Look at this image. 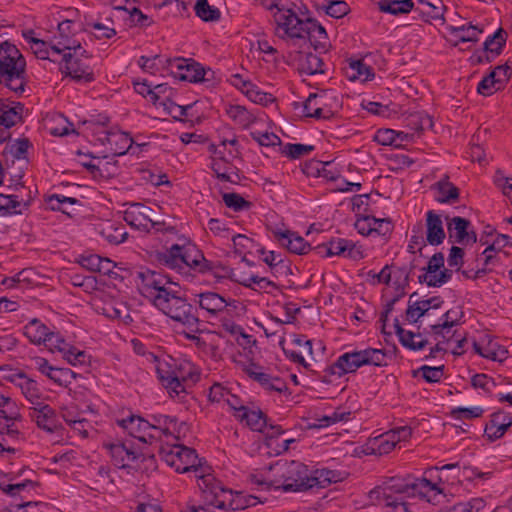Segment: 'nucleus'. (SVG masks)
<instances>
[{"label": "nucleus", "instance_id": "obj_1", "mask_svg": "<svg viewBox=\"0 0 512 512\" xmlns=\"http://www.w3.org/2000/svg\"><path fill=\"white\" fill-rule=\"evenodd\" d=\"M373 504L393 507V512H412L404 501L406 497H419L434 505L445 501L444 488L426 478L391 477L369 492Z\"/></svg>", "mask_w": 512, "mask_h": 512}, {"label": "nucleus", "instance_id": "obj_2", "mask_svg": "<svg viewBox=\"0 0 512 512\" xmlns=\"http://www.w3.org/2000/svg\"><path fill=\"white\" fill-rule=\"evenodd\" d=\"M146 359L154 364L160 383L171 397H178L184 393V382L198 376L194 364L187 359L169 355L159 357L153 353H147Z\"/></svg>", "mask_w": 512, "mask_h": 512}, {"label": "nucleus", "instance_id": "obj_3", "mask_svg": "<svg viewBox=\"0 0 512 512\" xmlns=\"http://www.w3.org/2000/svg\"><path fill=\"white\" fill-rule=\"evenodd\" d=\"M307 472L308 467L298 461H278L260 476L251 475L250 480L266 489L298 491L305 489Z\"/></svg>", "mask_w": 512, "mask_h": 512}, {"label": "nucleus", "instance_id": "obj_4", "mask_svg": "<svg viewBox=\"0 0 512 512\" xmlns=\"http://www.w3.org/2000/svg\"><path fill=\"white\" fill-rule=\"evenodd\" d=\"M197 303L213 325H218L232 336L247 337L241 326L234 321L239 315L241 304L234 299H225L215 292H204L197 295Z\"/></svg>", "mask_w": 512, "mask_h": 512}, {"label": "nucleus", "instance_id": "obj_5", "mask_svg": "<svg viewBox=\"0 0 512 512\" xmlns=\"http://www.w3.org/2000/svg\"><path fill=\"white\" fill-rule=\"evenodd\" d=\"M265 8L271 12L276 37L288 45H296L304 39L308 16L300 15L276 0L265 3Z\"/></svg>", "mask_w": 512, "mask_h": 512}, {"label": "nucleus", "instance_id": "obj_6", "mask_svg": "<svg viewBox=\"0 0 512 512\" xmlns=\"http://www.w3.org/2000/svg\"><path fill=\"white\" fill-rule=\"evenodd\" d=\"M25 67V59L15 45L0 43V83L17 96L25 91Z\"/></svg>", "mask_w": 512, "mask_h": 512}, {"label": "nucleus", "instance_id": "obj_7", "mask_svg": "<svg viewBox=\"0 0 512 512\" xmlns=\"http://www.w3.org/2000/svg\"><path fill=\"white\" fill-rule=\"evenodd\" d=\"M162 261L167 267L179 271L190 268L200 273H206L212 269V263L206 260L197 246L187 239L173 244L167 249L162 255Z\"/></svg>", "mask_w": 512, "mask_h": 512}, {"label": "nucleus", "instance_id": "obj_8", "mask_svg": "<svg viewBox=\"0 0 512 512\" xmlns=\"http://www.w3.org/2000/svg\"><path fill=\"white\" fill-rule=\"evenodd\" d=\"M386 364L387 354L383 349L367 347L343 353L329 367V371L333 375L342 376L354 373L363 366L381 367Z\"/></svg>", "mask_w": 512, "mask_h": 512}, {"label": "nucleus", "instance_id": "obj_9", "mask_svg": "<svg viewBox=\"0 0 512 512\" xmlns=\"http://www.w3.org/2000/svg\"><path fill=\"white\" fill-rule=\"evenodd\" d=\"M176 287L175 284L168 291H164V294L156 297L153 305L175 322L193 331L198 324V318L193 313V306L187 302Z\"/></svg>", "mask_w": 512, "mask_h": 512}, {"label": "nucleus", "instance_id": "obj_10", "mask_svg": "<svg viewBox=\"0 0 512 512\" xmlns=\"http://www.w3.org/2000/svg\"><path fill=\"white\" fill-rule=\"evenodd\" d=\"M162 460L178 473L201 475L203 469L196 451L180 444L163 445L160 449Z\"/></svg>", "mask_w": 512, "mask_h": 512}, {"label": "nucleus", "instance_id": "obj_11", "mask_svg": "<svg viewBox=\"0 0 512 512\" xmlns=\"http://www.w3.org/2000/svg\"><path fill=\"white\" fill-rule=\"evenodd\" d=\"M83 26L80 22L67 19L58 23L57 31L51 37L52 52L60 55L75 51L77 54H85L81 46L80 33Z\"/></svg>", "mask_w": 512, "mask_h": 512}, {"label": "nucleus", "instance_id": "obj_12", "mask_svg": "<svg viewBox=\"0 0 512 512\" xmlns=\"http://www.w3.org/2000/svg\"><path fill=\"white\" fill-rule=\"evenodd\" d=\"M412 434L408 426H401L369 439L362 447L366 455H385L390 453L398 444L407 441Z\"/></svg>", "mask_w": 512, "mask_h": 512}, {"label": "nucleus", "instance_id": "obj_13", "mask_svg": "<svg viewBox=\"0 0 512 512\" xmlns=\"http://www.w3.org/2000/svg\"><path fill=\"white\" fill-rule=\"evenodd\" d=\"M23 417L20 412L15 419L10 416L0 417V454H15L19 445L25 441Z\"/></svg>", "mask_w": 512, "mask_h": 512}, {"label": "nucleus", "instance_id": "obj_14", "mask_svg": "<svg viewBox=\"0 0 512 512\" xmlns=\"http://www.w3.org/2000/svg\"><path fill=\"white\" fill-rule=\"evenodd\" d=\"M90 56L85 50V54H77L75 51L66 52L62 55L61 70L77 82H92L94 72L88 63Z\"/></svg>", "mask_w": 512, "mask_h": 512}, {"label": "nucleus", "instance_id": "obj_15", "mask_svg": "<svg viewBox=\"0 0 512 512\" xmlns=\"http://www.w3.org/2000/svg\"><path fill=\"white\" fill-rule=\"evenodd\" d=\"M430 337L434 340L438 351L461 354L465 336L459 333L456 327H450L444 323L432 325Z\"/></svg>", "mask_w": 512, "mask_h": 512}, {"label": "nucleus", "instance_id": "obj_16", "mask_svg": "<svg viewBox=\"0 0 512 512\" xmlns=\"http://www.w3.org/2000/svg\"><path fill=\"white\" fill-rule=\"evenodd\" d=\"M23 333L32 344L43 345L51 352H55V347L61 343L60 333L37 318L31 319L23 327Z\"/></svg>", "mask_w": 512, "mask_h": 512}, {"label": "nucleus", "instance_id": "obj_17", "mask_svg": "<svg viewBox=\"0 0 512 512\" xmlns=\"http://www.w3.org/2000/svg\"><path fill=\"white\" fill-rule=\"evenodd\" d=\"M138 277L140 279L139 289L141 293L150 299L152 304L155 302L156 297L165 293L163 291H168L172 286H175L165 275L149 269L139 272Z\"/></svg>", "mask_w": 512, "mask_h": 512}, {"label": "nucleus", "instance_id": "obj_18", "mask_svg": "<svg viewBox=\"0 0 512 512\" xmlns=\"http://www.w3.org/2000/svg\"><path fill=\"white\" fill-rule=\"evenodd\" d=\"M451 278V272L444 266V255L435 253L425 268L423 273L418 276L421 283L430 287H440L447 283Z\"/></svg>", "mask_w": 512, "mask_h": 512}, {"label": "nucleus", "instance_id": "obj_19", "mask_svg": "<svg viewBox=\"0 0 512 512\" xmlns=\"http://www.w3.org/2000/svg\"><path fill=\"white\" fill-rule=\"evenodd\" d=\"M167 69L178 78L188 82H200L204 79L205 70L197 62L185 58L167 59Z\"/></svg>", "mask_w": 512, "mask_h": 512}, {"label": "nucleus", "instance_id": "obj_20", "mask_svg": "<svg viewBox=\"0 0 512 512\" xmlns=\"http://www.w3.org/2000/svg\"><path fill=\"white\" fill-rule=\"evenodd\" d=\"M354 227L363 236L386 237L391 234L394 225L390 218L361 215L356 219Z\"/></svg>", "mask_w": 512, "mask_h": 512}, {"label": "nucleus", "instance_id": "obj_21", "mask_svg": "<svg viewBox=\"0 0 512 512\" xmlns=\"http://www.w3.org/2000/svg\"><path fill=\"white\" fill-rule=\"evenodd\" d=\"M318 252L326 257L342 256L353 260L363 258V252L360 247L356 246L351 240L344 238L332 239L327 243L317 247Z\"/></svg>", "mask_w": 512, "mask_h": 512}, {"label": "nucleus", "instance_id": "obj_22", "mask_svg": "<svg viewBox=\"0 0 512 512\" xmlns=\"http://www.w3.org/2000/svg\"><path fill=\"white\" fill-rule=\"evenodd\" d=\"M6 379L17 387L25 399L34 407L39 405L43 399V394L37 382L21 371H12L6 376Z\"/></svg>", "mask_w": 512, "mask_h": 512}, {"label": "nucleus", "instance_id": "obj_23", "mask_svg": "<svg viewBox=\"0 0 512 512\" xmlns=\"http://www.w3.org/2000/svg\"><path fill=\"white\" fill-rule=\"evenodd\" d=\"M117 424L126 431L130 436L144 443L153 442V434L155 432L150 425V421L140 417L131 415L127 418L118 419Z\"/></svg>", "mask_w": 512, "mask_h": 512}, {"label": "nucleus", "instance_id": "obj_24", "mask_svg": "<svg viewBox=\"0 0 512 512\" xmlns=\"http://www.w3.org/2000/svg\"><path fill=\"white\" fill-rule=\"evenodd\" d=\"M512 75V66L505 64L495 67L489 75L478 84L477 91L484 96H489L504 87Z\"/></svg>", "mask_w": 512, "mask_h": 512}, {"label": "nucleus", "instance_id": "obj_25", "mask_svg": "<svg viewBox=\"0 0 512 512\" xmlns=\"http://www.w3.org/2000/svg\"><path fill=\"white\" fill-rule=\"evenodd\" d=\"M272 235L282 247L291 253L304 255L311 249L310 244L302 236L291 230L275 227L272 229Z\"/></svg>", "mask_w": 512, "mask_h": 512}, {"label": "nucleus", "instance_id": "obj_26", "mask_svg": "<svg viewBox=\"0 0 512 512\" xmlns=\"http://www.w3.org/2000/svg\"><path fill=\"white\" fill-rule=\"evenodd\" d=\"M104 448L108 451L111 461L118 468L132 467L140 454L130 445L123 442L104 443Z\"/></svg>", "mask_w": 512, "mask_h": 512}, {"label": "nucleus", "instance_id": "obj_27", "mask_svg": "<svg viewBox=\"0 0 512 512\" xmlns=\"http://www.w3.org/2000/svg\"><path fill=\"white\" fill-rule=\"evenodd\" d=\"M196 482L201 491L203 501L215 507L218 505L220 495L223 493L225 486L218 481L212 474L196 475Z\"/></svg>", "mask_w": 512, "mask_h": 512}, {"label": "nucleus", "instance_id": "obj_28", "mask_svg": "<svg viewBox=\"0 0 512 512\" xmlns=\"http://www.w3.org/2000/svg\"><path fill=\"white\" fill-rule=\"evenodd\" d=\"M152 212V209L144 204L133 203L124 211L123 219L131 227L148 230L153 226Z\"/></svg>", "mask_w": 512, "mask_h": 512}, {"label": "nucleus", "instance_id": "obj_29", "mask_svg": "<svg viewBox=\"0 0 512 512\" xmlns=\"http://www.w3.org/2000/svg\"><path fill=\"white\" fill-rule=\"evenodd\" d=\"M447 230L449 238L459 244H473L476 242V234L470 230V221L465 218L455 216L446 217Z\"/></svg>", "mask_w": 512, "mask_h": 512}, {"label": "nucleus", "instance_id": "obj_30", "mask_svg": "<svg viewBox=\"0 0 512 512\" xmlns=\"http://www.w3.org/2000/svg\"><path fill=\"white\" fill-rule=\"evenodd\" d=\"M247 374L268 392L283 393L287 391V384L282 378L268 373L261 367L251 365L247 369Z\"/></svg>", "mask_w": 512, "mask_h": 512}, {"label": "nucleus", "instance_id": "obj_31", "mask_svg": "<svg viewBox=\"0 0 512 512\" xmlns=\"http://www.w3.org/2000/svg\"><path fill=\"white\" fill-rule=\"evenodd\" d=\"M473 348L480 356L493 361L502 362L508 355L507 349L489 335H484L480 341H475Z\"/></svg>", "mask_w": 512, "mask_h": 512}, {"label": "nucleus", "instance_id": "obj_32", "mask_svg": "<svg viewBox=\"0 0 512 512\" xmlns=\"http://www.w3.org/2000/svg\"><path fill=\"white\" fill-rule=\"evenodd\" d=\"M307 24L308 29H305L304 39L300 43L306 44L309 41L315 50L326 51L329 47V39L325 28L310 17Z\"/></svg>", "mask_w": 512, "mask_h": 512}, {"label": "nucleus", "instance_id": "obj_33", "mask_svg": "<svg viewBox=\"0 0 512 512\" xmlns=\"http://www.w3.org/2000/svg\"><path fill=\"white\" fill-rule=\"evenodd\" d=\"M30 143L27 139H17L5 143L1 153L4 164L8 167L16 161H25Z\"/></svg>", "mask_w": 512, "mask_h": 512}, {"label": "nucleus", "instance_id": "obj_34", "mask_svg": "<svg viewBox=\"0 0 512 512\" xmlns=\"http://www.w3.org/2000/svg\"><path fill=\"white\" fill-rule=\"evenodd\" d=\"M441 216L430 210L426 213V241L430 245H440L445 239Z\"/></svg>", "mask_w": 512, "mask_h": 512}, {"label": "nucleus", "instance_id": "obj_35", "mask_svg": "<svg viewBox=\"0 0 512 512\" xmlns=\"http://www.w3.org/2000/svg\"><path fill=\"white\" fill-rule=\"evenodd\" d=\"M23 105L0 98V125L10 128L21 121Z\"/></svg>", "mask_w": 512, "mask_h": 512}, {"label": "nucleus", "instance_id": "obj_36", "mask_svg": "<svg viewBox=\"0 0 512 512\" xmlns=\"http://www.w3.org/2000/svg\"><path fill=\"white\" fill-rule=\"evenodd\" d=\"M340 481V474L336 471L326 468L316 469L313 472H307L305 479V489L313 487L324 488L331 483Z\"/></svg>", "mask_w": 512, "mask_h": 512}, {"label": "nucleus", "instance_id": "obj_37", "mask_svg": "<svg viewBox=\"0 0 512 512\" xmlns=\"http://www.w3.org/2000/svg\"><path fill=\"white\" fill-rule=\"evenodd\" d=\"M55 352H60L63 358L73 366H85L90 362V356L83 350L71 346L61 337V343L55 347Z\"/></svg>", "mask_w": 512, "mask_h": 512}, {"label": "nucleus", "instance_id": "obj_38", "mask_svg": "<svg viewBox=\"0 0 512 512\" xmlns=\"http://www.w3.org/2000/svg\"><path fill=\"white\" fill-rule=\"evenodd\" d=\"M105 141L111 153L119 156L126 154L133 143L128 133L118 130L109 131L106 134Z\"/></svg>", "mask_w": 512, "mask_h": 512}, {"label": "nucleus", "instance_id": "obj_39", "mask_svg": "<svg viewBox=\"0 0 512 512\" xmlns=\"http://www.w3.org/2000/svg\"><path fill=\"white\" fill-rule=\"evenodd\" d=\"M226 114L227 116L237 125L246 129L249 128L252 124H254L258 117L259 113L254 111H249L247 108L241 105H232L229 104L226 106Z\"/></svg>", "mask_w": 512, "mask_h": 512}, {"label": "nucleus", "instance_id": "obj_40", "mask_svg": "<svg viewBox=\"0 0 512 512\" xmlns=\"http://www.w3.org/2000/svg\"><path fill=\"white\" fill-rule=\"evenodd\" d=\"M78 263L90 271L104 275L111 273L115 266L113 261L97 254H83L79 256Z\"/></svg>", "mask_w": 512, "mask_h": 512}, {"label": "nucleus", "instance_id": "obj_41", "mask_svg": "<svg viewBox=\"0 0 512 512\" xmlns=\"http://www.w3.org/2000/svg\"><path fill=\"white\" fill-rule=\"evenodd\" d=\"M31 51L35 56L42 60L56 61V57L60 56L59 53L52 52V41L49 42L33 37V31H28L24 34Z\"/></svg>", "mask_w": 512, "mask_h": 512}, {"label": "nucleus", "instance_id": "obj_42", "mask_svg": "<svg viewBox=\"0 0 512 512\" xmlns=\"http://www.w3.org/2000/svg\"><path fill=\"white\" fill-rule=\"evenodd\" d=\"M249 506L248 499L238 492H233L231 489L225 487L223 493L220 495L218 505L215 508L224 510H243Z\"/></svg>", "mask_w": 512, "mask_h": 512}, {"label": "nucleus", "instance_id": "obj_43", "mask_svg": "<svg viewBox=\"0 0 512 512\" xmlns=\"http://www.w3.org/2000/svg\"><path fill=\"white\" fill-rule=\"evenodd\" d=\"M326 93L324 91L311 93L303 103V114L315 119L326 118L324 112Z\"/></svg>", "mask_w": 512, "mask_h": 512}, {"label": "nucleus", "instance_id": "obj_44", "mask_svg": "<svg viewBox=\"0 0 512 512\" xmlns=\"http://www.w3.org/2000/svg\"><path fill=\"white\" fill-rule=\"evenodd\" d=\"M511 424L512 419L509 415L503 412L494 413L491 420L486 425L485 434L490 439H498L504 435Z\"/></svg>", "mask_w": 512, "mask_h": 512}, {"label": "nucleus", "instance_id": "obj_45", "mask_svg": "<svg viewBox=\"0 0 512 512\" xmlns=\"http://www.w3.org/2000/svg\"><path fill=\"white\" fill-rule=\"evenodd\" d=\"M450 35L455 38V45L465 42H476L479 40V35L482 30L472 24H463L461 26H449Z\"/></svg>", "mask_w": 512, "mask_h": 512}, {"label": "nucleus", "instance_id": "obj_46", "mask_svg": "<svg viewBox=\"0 0 512 512\" xmlns=\"http://www.w3.org/2000/svg\"><path fill=\"white\" fill-rule=\"evenodd\" d=\"M176 420L165 415H158L152 418L150 425L153 427L155 432L153 434L154 440H162L163 437L168 438L171 436L176 428Z\"/></svg>", "mask_w": 512, "mask_h": 512}, {"label": "nucleus", "instance_id": "obj_47", "mask_svg": "<svg viewBox=\"0 0 512 512\" xmlns=\"http://www.w3.org/2000/svg\"><path fill=\"white\" fill-rule=\"evenodd\" d=\"M33 408L32 417L35 419L38 427L52 432L54 430V417L55 411L42 401L39 405Z\"/></svg>", "mask_w": 512, "mask_h": 512}, {"label": "nucleus", "instance_id": "obj_48", "mask_svg": "<svg viewBox=\"0 0 512 512\" xmlns=\"http://www.w3.org/2000/svg\"><path fill=\"white\" fill-rule=\"evenodd\" d=\"M45 129L54 136H64L70 131L71 124L62 114L52 113L44 119Z\"/></svg>", "mask_w": 512, "mask_h": 512}, {"label": "nucleus", "instance_id": "obj_49", "mask_svg": "<svg viewBox=\"0 0 512 512\" xmlns=\"http://www.w3.org/2000/svg\"><path fill=\"white\" fill-rule=\"evenodd\" d=\"M101 235L110 244L118 245L126 240L128 233L123 224L107 221L102 226Z\"/></svg>", "mask_w": 512, "mask_h": 512}, {"label": "nucleus", "instance_id": "obj_50", "mask_svg": "<svg viewBox=\"0 0 512 512\" xmlns=\"http://www.w3.org/2000/svg\"><path fill=\"white\" fill-rule=\"evenodd\" d=\"M436 191V200L440 203L454 202L459 197L458 188L452 184L448 177H444L434 185Z\"/></svg>", "mask_w": 512, "mask_h": 512}, {"label": "nucleus", "instance_id": "obj_51", "mask_svg": "<svg viewBox=\"0 0 512 512\" xmlns=\"http://www.w3.org/2000/svg\"><path fill=\"white\" fill-rule=\"evenodd\" d=\"M395 332L401 344L412 350H421L428 342L421 334L405 330L399 324H395Z\"/></svg>", "mask_w": 512, "mask_h": 512}, {"label": "nucleus", "instance_id": "obj_52", "mask_svg": "<svg viewBox=\"0 0 512 512\" xmlns=\"http://www.w3.org/2000/svg\"><path fill=\"white\" fill-rule=\"evenodd\" d=\"M244 414L238 420L244 422L253 431L264 432L268 428L266 416L261 410L246 407Z\"/></svg>", "mask_w": 512, "mask_h": 512}, {"label": "nucleus", "instance_id": "obj_53", "mask_svg": "<svg viewBox=\"0 0 512 512\" xmlns=\"http://www.w3.org/2000/svg\"><path fill=\"white\" fill-rule=\"evenodd\" d=\"M35 483L31 480H24L18 483H7L0 479V490L10 497L25 498L29 492L34 490Z\"/></svg>", "mask_w": 512, "mask_h": 512}, {"label": "nucleus", "instance_id": "obj_54", "mask_svg": "<svg viewBox=\"0 0 512 512\" xmlns=\"http://www.w3.org/2000/svg\"><path fill=\"white\" fill-rule=\"evenodd\" d=\"M347 73L350 80L361 82L370 81L375 76L373 68L362 60L351 61Z\"/></svg>", "mask_w": 512, "mask_h": 512}, {"label": "nucleus", "instance_id": "obj_55", "mask_svg": "<svg viewBox=\"0 0 512 512\" xmlns=\"http://www.w3.org/2000/svg\"><path fill=\"white\" fill-rule=\"evenodd\" d=\"M299 70L307 75L324 73V62L322 58L313 53H307L299 59Z\"/></svg>", "mask_w": 512, "mask_h": 512}, {"label": "nucleus", "instance_id": "obj_56", "mask_svg": "<svg viewBox=\"0 0 512 512\" xmlns=\"http://www.w3.org/2000/svg\"><path fill=\"white\" fill-rule=\"evenodd\" d=\"M27 207L28 203L19 200L17 196L0 193V213L2 215L21 214Z\"/></svg>", "mask_w": 512, "mask_h": 512}, {"label": "nucleus", "instance_id": "obj_57", "mask_svg": "<svg viewBox=\"0 0 512 512\" xmlns=\"http://www.w3.org/2000/svg\"><path fill=\"white\" fill-rule=\"evenodd\" d=\"M379 10L392 15H400L409 13L414 6L412 0H381Z\"/></svg>", "mask_w": 512, "mask_h": 512}, {"label": "nucleus", "instance_id": "obj_58", "mask_svg": "<svg viewBox=\"0 0 512 512\" xmlns=\"http://www.w3.org/2000/svg\"><path fill=\"white\" fill-rule=\"evenodd\" d=\"M407 285H408V275H407V273L403 269L394 268V275L392 277V281H391L390 287H387V289L394 290L395 291V295L390 300V303L388 305L389 309L387 310V312L390 310V307L400 297H402L404 295L405 288H406Z\"/></svg>", "mask_w": 512, "mask_h": 512}, {"label": "nucleus", "instance_id": "obj_59", "mask_svg": "<svg viewBox=\"0 0 512 512\" xmlns=\"http://www.w3.org/2000/svg\"><path fill=\"white\" fill-rule=\"evenodd\" d=\"M95 311L99 314H103L104 316L111 318V319H122L125 320L129 317L128 314H125L127 312L126 307L123 305L120 306H114L111 303L108 304H101L99 300L93 299L92 303Z\"/></svg>", "mask_w": 512, "mask_h": 512}, {"label": "nucleus", "instance_id": "obj_60", "mask_svg": "<svg viewBox=\"0 0 512 512\" xmlns=\"http://www.w3.org/2000/svg\"><path fill=\"white\" fill-rule=\"evenodd\" d=\"M46 205L50 210L53 211H61L67 215H70V212L67 209L68 205H75L78 200L73 197H67L61 194H51L46 198Z\"/></svg>", "mask_w": 512, "mask_h": 512}, {"label": "nucleus", "instance_id": "obj_61", "mask_svg": "<svg viewBox=\"0 0 512 512\" xmlns=\"http://www.w3.org/2000/svg\"><path fill=\"white\" fill-rule=\"evenodd\" d=\"M195 14L203 21H217L220 18L218 8L209 5L207 0H197L194 6Z\"/></svg>", "mask_w": 512, "mask_h": 512}, {"label": "nucleus", "instance_id": "obj_62", "mask_svg": "<svg viewBox=\"0 0 512 512\" xmlns=\"http://www.w3.org/2000/svg\"><path fill=\"white\" fill-rule=\"evenodd\" d=\"M86 29L97 39H110L116 35L111 22L105 24L98 21H89L86 23Z\"/></svg>", "mask_w": 512, "mask_h": 512}, {"label": "nucleus", "instance_id": "obj_63", "mask_svg": "<svg viewBox=\"0 0 512 512\" xmlns=\"http://www.w3.org/2000/svg\"><path fill=\"white\" fill-rule=\"evenodd\" d=\"M251 102L262 106H268L275 101L272 94L262 91L256 84L251 83L244 94Z\"/></svg>", "mask_w": 512, "mask_h": 512}, {"label": "nucleus", "instance_id": "obj_64", "mask_svg": "<svg viewBox=\"0 0 512 512\" xmlns=\"http://www.w3.org/2000/svg\"><path fill=\"white\" fill-rule=\"evenodd\" d=\"M497 262L496 252L492 248L487 247L477 258L476 276L480 277L491 271V266Z\"/></svg>", "mask_w": 512, "mask_h": 512}]
</instances>
